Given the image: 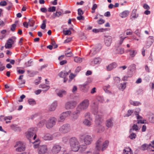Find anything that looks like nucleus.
<instances>
[{
	"label": "nucleus",
	"instance_id": "a19ab883",
	"mask_svg": "<svg viewBox=\"0 0 154 154\" xmlns=\"http://www.w3.org/2000/svg\"><path fill=\"white\" fill-rule=\"evenodd\" d=\"M51 45H53L54 48H56L57 47V45L56 44L54 40L53 39L51 38Z\"/></svg>",
	"mask_w": 154,
	"mask_h": 154
},
{
	"label": "nucleus",
	"instance_id": "4be33fe9",
	"mask_svg": "<svg viewBox=\"0 0 154 154\" xmlns=\"http://www.w3.org/2000/svg\"><path fill=\"white\" fill-rule=\"evenodd\" d=\"M113 119H107L106 122V126L108 128H111L113 125L112 122Z\"/></svg>",
	"mask_w": 154,
	"mask_h": 154
},
{
	"label": "nucleus",
	"instance_id": "f3484780",
	"mask_svg": "<svg viewBox=\"0 0 154 154\" xmlns=\"http://www.w3.org/2000/svg\"><path fill=\"white\" fill-rule=\"evenodd\" d=\"M154 42V39L152 36H149L147 38L146 42V46L149 47Z\"/></svg>",
	"mask_w": 154,
	"mask_h": 154
},
{
	"label": "nucleus",
	"instance_id": "f8f14e48",
	"mask_svg": "<svg viewBox=\"0 0 154 154\" xmlns=\"http://www.w3.org/2000/svg\"><path fill=\"white\" fill-rule=\"evenodd\" d=\"M81 111H82L79 108L77 107L76 108V110L72 113V117L73 119L75 120L78 118Z\"/></svg>",
	"mask_w": 154,
	"mask_h": 154
},
{
	"label": "nucleus",
	"instance_id": "338daca9",
	"mask_svg": "<svg viewBox=\"0 0 154 154\" xmlns=\"http://www.w3.org/2000/svg\"><path fill=\"white\" fill-rule=\"evenodd\" d=\"M75 75H74L72 73H71L69 75L70 79L69 80V81L70 82L74 77Z\"/></svg>",
	"mask_w": 154,
	"mask_h": 154
},
{
	"label": "nucleus",
	"instance_id": "0e129e2a",
	"mask_svg": "<svg viewBox=\"0 0 154 154\" xmlns=\"http://www.w3.org/2000/svg\"><path fill=\"white\" fill-rule=\"evenodd\" d=\"M5 68V66H4L1 62H0V71H3Z\"/></svg>",
	"mask_w": 154,
	"mask_h": 154
},
{
	"label": "nucleus",
	"instance_id": "3c124183",
	"mask_svg": "<svg viewBox=\"0 0 154 154\" xmlns=\"http://www.w3.org/2000/svg\"><path fill=\"white\" fill-rule=\"evenodd\" d=\"M63 32L64 34L65 35H69L71 34V32L69 29L66 31H63Z\"/></svg>",
	"mask_w": 154,
	"mask_h": 154
},
{
	"label": "nucleus",
	"instance_id": "39448f33",
	"mask_svg": "<svg viewBox=\"0 0 154 154\" xmlns=\"http://www.w3.org/2000/svg\"><path fill=\"white\" fill-rule=\"evenodd\" d=\"M89 105V100L87 99H85L77 107L79 108L81 111H82L88 108Z\"/></svg>",
	"mask_w": 154,
	"mask_h": 154
},
{
	"label": "nucleus",
	"instance_id": "a211bd4d",
	"mask_svg": "<svg viewBox=\"0 0 154 154\" xmlns=\"http://www.w3.org/2000/svg\"><path fill=\"white\" fill-rule=\"evenodd\" d=\"M2 119H4V120L6 121V123H10L11 122L10 120L12 119V116H9L4 117L3 116H0V119L1 120H2Z\"/></svg>",
	"mask_w": 154,
	"mask_h": 154
},
{
	"label": "nucleus",
	"instance_id": "9d476101",
	"mask_svg": "<svg viewBox=\"0 0 154 154\" xmlns=\"http://www.w3.org/2000/svg\"><path fill=\"white\" fill-rule=\"evenodd\" d=\"M83 138L84 142L86 145H89L93 140V138L88 135L84 136Z\"/></svg>",
	"mask_w": 154,
	"mask_h": 154
},
{
	"label": "nucleus",
	"instance_id": "ddd939ff",
	"mask_svg": "<svg viewBox=\"0 0 154 154\" xmlns=\"http://www.w3.org/2000/svg\"><path fill=\"white\" fill-rule=\"evenodd\" d=\"M47 146L46 145H43L38 147V152L40 154H42L45 153L47 151Z\"/></svg>",
	"mask_w": 154,
	"mask_h": 154
},
{
	"label": "nucleus",
	"instance_id": "13d9d810",
	"mask_svg": "<svg viewBox=\"0 0 154 154\" xmlns=\"http://www.w3.org/2000/svg\"><path fill=\"white\" fill-rule=\"evenodd\" d=\"M78 14L79 15H82L84 13L83 11L80 8L78 9Z\"/></svg>",
	"mask_w": 154,
	"mask_h": 154
},
{
	"label": "nucleus",
	"instance_id": "7ed1b4c3",
	"mask_svg": "<svg viewBox=\"0 0 154 154\" xmlns=\"http://www.w3.org/2000/svg\"><path fill=\"white\" fill-rule=\"evenodd\" d=\"M69 143L72 151L77 152L79 150V143L75 137H72L69 139Z\"/></svg>",
	"mask_w": 154,
	"mask_h": 154
},
{
	"label": "nucleus",
	"instance_id": "0eeeda50",
	"mask_svg": "<svg viewBox=\"0 0 154 154\" xmlns=\"http://www.w3.org/2000/svg\"><path fill=\"white\" fill-rule=\"evenodd\" d=\"M76 102L73 100L68 101L65 104V107L67 109H72L76 106Z\"/></svg>",
	"mask_w": 154,
	"mask_h": 154
},
{
	"label": "nucleus",
	"instance_id": "8fccbe9b",
	"mask_svg": "<svg viewBox=\"0 0 154 154\" xmlns=\"http://www.w3.org/2000/svg\"><path fill=\"white\" fill-rule=\"evenodd\" d=\"M65 54L68 57H70L72 56V53L71 51H66L65 52Z\"/></svg>",
	"mask_w": 154,
	"mask_h": 154
},
{
	"label": "nucleus",
	"instance_id": "49530a36",
	"mask_svg": "<svg viewBox=\"0 0 154 154\" xmlns=\"http://www.w3.org/2000/svg\"><path fill=\"white\" fill-rule=\"evenodd\" d=\"M39 143V140H36L34 142L35 144L33 147L35 148H36L38 147V144Z\"/></svg>",
	"mask_w": 154,
	"mask_h": 154
},
{
	"label": "nucleus",
	"instance_id": "58836bf2",
	"mask_svg": "<svg viewBox=\"0 0 154 154\" xmlns=\"http://www.w3.org/2000/svg\"><path fill=\"white\" fill-rule=\"evenodd\" d=\"M130 133L131 134L129 136V137L130 139L131 140H134L135 139L136 137V134L134 133L131 132Z\"/></svg>",
	"mask_w": 154,
	"mask_h": 154
},
{
	"label": "nucleus",
	"instance_id": "c85d7f7f",
	"mask_svg": "<svg viewBox=\"0 0 154 154\" xmlns=\"http://www.w3.org/2000/svg\"><path fill=\"white\" fill-rule=\"evenodd\" d=\"M129 13V11H125L123 12L121 14V17L123 18L127 17Z\"/></svg>",
	"mask_w": 154,
	"mask_h": 154
},
{
	"label": "nucleus",
	"instance_id": "09e8293b",
	"mask_svg": "<svg viewBox=\"0 0 154 154\" xmlns=\"http://www.w3.org/2000/svg\"><path fill=\"white\" fill-rule=\"evenodd\" d=\"M56 7L55 6L50 7L49 8V12H54L56 11Z\"/></svg>",
	"mask_w": 154,
	"mask_h": 154
},
{
	"label": "nucleus",
	"instance_id": "e433bc0d",
	"mask_svg": "<svg viewBox=\"0 0 154 154\" xmlns=\"http://www.w3.org/2000/svg\"><path fill=\"white\" fill-rule=\"evenodd\" d=\"M130 56L132 57H134L137 54V51L134 50H130Z\"/></svg>",
	"mask_w": 154,
	"mask_h": 154
},
{
	"label": "nucleus",
	"instance_id": "4c0bfd02",
	"mask_svg": "<svg viewBox=\"0 0 154 154\" xmlns=\"http://www.w3.org/2000/svg\"><path fill=\"white\" fill-rule=\"evenodd\" d=\"M128 68L131 71H133L135 69V65L134 64H132Z\"/></svg>",
	"mask_w": 154,
	"mask_h": 154
},
{
	"label": "nucleus",
	"instance_id": "e2e57ef3",
	"mask_svg": "<svg viewBox=\"0 0 154 154\" xmlns=\"http://www.w3.org/2000/svg\"><path fill=\"white\" fill-rule=\"evenodd\" d=\"M77 19L79 20H84L85 19V18L84 16L82 15H79V16L77 17Z\"/></svg>",
	"mask_w": 154,
	"mask_h": 154
},
{
	"label": "nucleus",
	"instance_id": "052dcab7",
	"mask_svg": "<svg viewBox=\"0 0 154 154\" xmlns=\"http://www.w3.org/2000/svg\"><path fill=\"white\" fill-rule=\"evenodd\" d=\"M16 25L15 24H13L11 26V30L12 31H14L15 29Z\"/></svg>",
	"mask_w": 154,
	"mask_h": 154
},
{
	"label": "nucleus",
	"instance_id": "4468645a",
	"mask_svg": "<svg viewBox=\"0 0 154 154\" xmlns=\"http://www.w3.org/2000/svg\"><path fill=\"white\" fill-rule=\"evenodd\" d=\"M152 148H153L154 149V146L150 143L149 144L144 143L140 146V149L142 150H145L147 149L149 150Z\"/></svg>",
	"mask_w": 154,
	"mask_h": 154
},
{
	"label": "nucleus",
	"instance_id": "b1692460",
	"mask_svg": "<svg viewBox=\"0 0 154 154\" xmlns=\"http://www.w3.org/2000/svg\"><path fill=\"white\" fill-rule=\"evenodd\" d=\"M57 106L56 102H54L50 105L49 110L50 111H54L55 109Z\"/></svg>",
	"mask_w": 154,
	"mask_h": 154
},
{
	"label": "nucleus",
	"instance_id": "393cba45",
	"mask_svg": "<svg viewBox=\"0 0 154 154\" xmlns=\"http://www.w3.org/2000/svg\"><path fill=\"white\" fill-rule=\"evenodd\" d=\"M70 72V71L69 72H67L65 71L63 72H61L59 73L58 75L60 77L65 78H66V76L69 74V72Z\"/></svg>",
	"mask_w": 154,
	"mask_h": 154
},
{
	"label": "nucleus",
	"instance_id": "c756f323",
	"mask_svg": "<svg viewBox=\"0 0 154 154\" xmlns=\"http://www.w3.org/2000/svg\"><path fill=\"white\" fill-rule=\"evenodd\" d=\"M139 127L137 125L135 124H134L132 127V128L130 129L129 132H131L132 131H137L139 130Z\"/></svg>",
	"mask_w": 154,
	"mask_h": 154
},
{
	"label": "nucleus",
	"instance_id": "cd10ccee",
	"mask_svg": "<svg viewBox=\"0 0 154 154\" xmlns=\"http://www.w3.org/2000/svg\"><path fill=\"white\" fill-rule=\"evenodd\" d=\"M66 94V92L64 90H60L57 93V94L60 97H63V95Z\"/></svg>",
	"mask_w": 154,
	"mask_h": 154
},
{
	"label": "nucleus",
	"instance_id": "37998d69",
	"mask_svg": "<svg viewBox=\"0 0 154 154\" xmlns=\"http://www.w3.org/2000/svg\"><path fill=\"white\" fill-rule=\"evenodd\" d=\"M123 150V154H128L129 152L131 151V149L129 147L126 148Z\"/></svg>",
	"mask_w": 154,
	"mask_h": 154
},
{
	"label": "nucleus",
	"instance_id": "79ce46f5",
	"mask_svg": "<svg viewBox=\"0 0 154 154\" xmlns=\"http://www.w3.org/2000/svg\"><path fill=\"white\" fill-rule=\"evenodd\" d=\"M126 87V84L125 83L123 84L121 83L120 84V85L119 87V89L122 90L123 91L125 88Z\"/></svg>",
	"mask_w": 154,
	"mask_h": 154
},
{
	"label": "nucleus",
	"instance_id": "f03ea898",
	"mask_svg": "<svg viewBox=\"0 0 154 154\" xmlns=\"http://www.w3.org/2000/svg\"><path fill=\"white\" fill-rule=\"evenodd\" d=\"M103 141V140L101 138L100 139L97 141L96 146L97 150H100L101 146H102L101 150L102 151H103L107 148L109 143V141L106 140L102 143Z\"/></svg>",
	"mask_w": 154,
	"mask_h": 154
},
{
	"label": "nucleus",
	"instance_id": "c03bdc74",
	"mask_svg": "<svg viewBox=\"0 0 154 154\" xmlns=\"http://www.w3.org/2000/svg\"><path fill=\"white\" fill-rule=\"evenodd\" d=\"M86 147L85 146H83L80 147L79 145V150L81 152H83L85 150Z\"/></svg>",
	"mask_w": 154,
	"mask_h": 154
},
{
	"label": "nucleus",
	"instance_id": "412c9836",
	"mask_svg": "<svg viewBox=\"0 0 154 154\" xmlns=\"http://www.w3.org/2000/svg\"><path fill=\"white\" fill-rule=\"evenodd\" d=\"M117 66V64L116 63H113L106 66V69L107 71H110L114 68H115Z\"/></svg>",
	"mask_w": 154,
	"mask_h": 154
},
{
	"label": "nucleus",
	"instance_id": "603ef678",
	"mask_svg": "<svg viewBox=\"0 0 154 154\" xmlns=\"http://www.w3.org/2000/svg\"><path fill=\"white\" fill-rule=\"evenodd\" d=\"M97 51H96V49L95 48H93L91 51V53L93 55H94L97 53Z\"/></svg>",
	"mask_w": 154,
	"mask_h": 154
},
{
	"label": "nucleus",
	"instance_id": "de8ad7c7",
	"mask_svg": "<svg viewBox=\"0 0 154 154\" xmlns=\"http://www.w3.org/2000/svg\"><path fill=\"white\" fill-rule=\"evenodd\" d=\"M90 113L89 112H87L85 115V117L87 119H88L90 120H92V118L90 116Z\"/></svg>",
	"mask_w": 154,
	"mask_h": 154
},
{
	"label": "nucleus",
	"instance_id": "ea45409f",
	"mask_svg": "<svg viewBox=\"0 0 154 154\" xmlns=\"http://www.w3.org/2000/svg\"><path fill=\"white\" fill-rule=\"evenodd\" d=\"M46 20H44L42 22V23L41 26V28L43 29H44L46 27Z\"/></svg>",
	"mask_w": 154,
	"mask_h": 154
},
{
	"label": "nucleus",
	"instance_id": "aec40b11",
	"mask_svg": "<svg viewBox=\"0 0 154 154\" xmlns=\"http://www.w3.org/2000/svg\"><path fill=\"white\" fill-rule=\"evenodd\" d=\"M80 86L81 89L85 92H87L89 88L87 83L80 85Z\"/></svg>",
	"mask_w": 154,
	"mask_h": 154
},
{
	"label": "nucleus",
	"instance_id": "1a4fd4ad",
	"mask_svg": "<svg viewBox=\"0 0 154 154\" xmlns=\"http://www.w3.org/2000/svg\"><path fill=\"white\" fill-rule=\"evenodd\" d=\"M61 147L59 145L55 144L54 145L51 149V151L53 154H57L61 150Z\"/></svg>",
	"mask_w": 154,
	"mask_h": 154
},
{
	"label": "nucleus",
	"instance_id": "680f3d73",
	"mask_svg": "<svg viewBox=\"0 0 154 154\" xmlns=\"http://www.w3.org/2000/svg\"><path fill=\"white\" fill-rule=\"evenodd\" d=\"M7 5V2L5 1H1L0 2V5L1 6H5Z\"/></svg>",
	"mask_w": 154,
	"mask_h": 154
},
{
	"label": "nucleus",
	"instance_id": "7c9ffc66",
	"mask_svg": "<svg viewBox=\"0 0 154 154\" xmlns=\"http://www.w3.org/2000/svg\"><path fill=\"white\" fill-rule=\"evenodd\" d=\"M88 119H86L84 120L83 123L85 125L89 127L91 125V122Z\"/></svg>",
	"mask_w": 154,
	"mask_h": 154
},
{
	"label": "nucleus",
	"instance_id": "bb28decb",
	"mask_svg": "<svg viewBox=\"0 0 154 154\" xmlns=\"http://www.w3.org/2000/svg\"><path fill=\"white\" fill-rule=\"evenodd\" d=\"M137 9H134L133 10L131 15V18H136L138 17V14H137Z\"/></svg>",
	"mask_w": 154,
	"mask_h": 154
},
{
	"label": "nucleus",
	"instance_id": "423d86ee",
	"mask_svg": "<svg viewBox=\"0 0 154 154\" xmlns=\"http://www.w3.org/2000/svg\"><path fill=\"white\" fill-rule=\"evenodd\" d=\"M71 113L70 111H67L63 112L60 115L59 119H58V122H60L63 121L65 118L69 116Z\"/></svg>",
	"mask_w": 154,
	"mask_h": 154
},
{
	"label": "nucleus",
	"instance_id": "864d4df0",
	"mask_svg": "<svg viewBox=\"0 0 154 154\" xmlns=\"http://www.w3.org/2000/svg\"><path fill=\"white\" fill-rule=\"evenodd\" d=\"M39 88H42L43 89L46 88V89L45 90V91H47L48 89V86L45 84L40 85Z\"/></svg>",
	"mask_w": 154,
	"mask_h": 154
},
{
	"label": "nucleus",
	"instance_id": "a878e982",
	"mask_svg": "<svg viewBox=\"0 0 154 154\" xmlns=\"http://www.w3.org/2000/svg\"><path fill=\"white\" fill-rule=\"evenodd\" d=\"M11 128L14 131H20L21 130L20 127L16 125H12L11 126Z\"/></svg>",
	"mask_w": 154,
	"mask_h": 154
},
{
	"label": "nucleus",
	"instance_id": "2eb2a0df",
	"mask_svg": "<svg viewBox=\"0 0 154 154\" xmlns=\"http://www.w3.org/2000/svg\"><path fill=\"white\" fill-rule=\"evenodd\" d=\"M105 37L104 40L105 44L107 46H109L110 45L112 42V37L109 36H105Z\"/></svg>",
	"mask_w": 154,
	"mask_h": 154
},
{
	"label": "nucleus",
	"instance_id": "4d7b16f0",
	"mask_svg": "<svg viewBox=\"0 0 154 154\" xmlns=\"http://www.w3.org/2000/svg\"><path fill=\"white\" fill-rule=\"evenodd\" d=\"M102 29H94L92 30V31L94 33H97L99 32H102Z\"/></svg>",
	"mask_w": 154,
	"mask_h": 154
},
{
	"label": "nucleus",
	"instance_id": "dca6fc26",
	"mask_svg": "<svg viewBox=\"0 0 154 154\" xmlns=\"http://www.w3.org/2000/svg\"><path fill=\"white\" fill-rule=\"evenodd\" d=\"M14 43V41L11 38H9L5 44V47L6 48H10L12 47V45Z\"/></svg>",
	"mask_w": 154,
	"mask_h": 154
},
{
	"label": "nucleus",
	"instance_id": "69168bd1",
	"mask_svg": "<svg viewBox=\"0 0 154 154\" xmlns=\"http://www.w3.org/2000/svg\"><path fill=\"white\" fill-rule=\"evenodd\" d=\"M59 17L57 12L56 13H53L51 17L52 19L56 17Z\"/></svg>",
	"mask_w": 154,
	"mask_h": 154
},
{
	"label": "nucleus",
	"instance_id": "f257e3e1",
	"mask_svg": "<svg viewBox=\"0 0 154 154\" xmlns=\"http://www.w3.org/2000/svg\"><path fill=\"white\" fill-rule=\"evenodd\" d=\"M92 112L94 115H96L95 120L96 124L98 125H100L98 127L99 129V131H98V132H99L100 131H103L104 130V127L100 125L103 121V112L100 110L98 111L97 108H96L93 109Z\"/></svg>",
	"mask_w": 154,
	"mask_h": 154
},
{
	"label": "nucleus",
	"instance_id": "2f4dec72",
	"mask_svg": "<svg viewBox=\"0 0 154 154\" xmlns=\"http://www.w3.org/2000/svg\"><path fill=\"white\" fill-rule=\"evenodd\" d=\"M23 75H21L20 76L19 79L20 80H22L23 77ZM25 81L24 80H21L20 82H18V85L19 86V87H20V85L22 84H24L25 83Z\"/></svg>",
	"mask_w": 154,
	"mask_h": 154
},
{
	"label": "nucleus",
	"instance_id": "c9c22d12",
	"mask_svg": "<svg viewBox=\"0 0 154 154\" xmlns=\"http://www.w3.org/2000/svg\"><path fill=\"white\" fill-rule=\"evenodd\" d=\"M28 102L30 105H33L36 104V102L33 99H29L28 100Z\"/></svg>",
	"mask_w": 154,
	"mask_h": 154
},
{
	"label": "nucleus",
	"instance_id": "6e6d98bb",
	"mask_svg": "<svg viewBox=\"0 0 154 154\" xmlns=\"http://www.w3.org/2000/svg\"><path fill=\"white\" fill-rule=\"evenodd\" d=\"M126 37H123L122 36L120 37V40L119 41V44L120 45H121L122 44L123 41L126 38Z\"/></svg>",
	"mask_w": 154,
	"mask_h": 154
},
{
	"label": "nucleus",
	"instance_id": "f704fd0d",
	"mask_svg": "<svg viewBox=\"0 0 154 154\" xmlns=\"http://www.w3.org/2000/svg\"><path fill=\"white\" fill-rule=\"evenodd\" d=\"M124 52V49L123 48H118L116 49V53L118 54H122Z\"/></svg>",
	"mask_w": 154,
	"mask_h": 154
},
{
	"label": "nucleus",
	"instance_id": "6e6552de",
	"mask_svg": "<svg viewBox=\"0 0 154 154\" xmlns=\"http://www.w3.org/2000/svg\"><path fill=\"white\" fill-rule=\"evenodd\" d=\"M14 147H17V148L16 149V150L18 152H21L24 151L25 149V145L22 142H17Z\"/></svg>",
	"mask_w": 154,
	"mask_h": 154
},
{
	"label": "nucleus",
	"instance_id": "5701e85b",
	"mask_svg": "<svg viewBox=\"0 0 154 154\" xmlns=\"http://www.w3.org/2000/svg\"><path fill=\"white\" fill-rule=\"evenodd\" d=\"M101 59L99 57H96L94 59L93 61H92L91 62V64H93L94 63V64H99L101 62Z\"/></svg>",
	"mask_w": 154,
	"mask_h": 154
},
{
	"label": "nucleus",
	"instance_id": "a18cd8bd",
	"mask_svg": "<svg viewBox=\"0 0 154 154\" xmlns=\"http://www.w3.org/2000/svg\"><path fill=\"white\" fill-rule=\"evenodd\" d=\"M133 112V111L132 110L130 109L128 110L127 113L125 115V117H129L131 115Z\"/></svg>",
	"mask_w": 154,
	"mask_h": 154
},
{
	"label": "nucleus",
	"instance_id": "6ab92c4d",
	"mask_svg": "<svg viewBox=\"0 0 154 154\" xmlns=\"http://www.w3.org/2000/svg\"><path fill=\"white\" fill-rule=\"evenodd\" d=\"M26 137L29 139L31 137H32L34 134V133L32 130L31 129L29 130L27 132L25 133Z\"/></svg>",
	"mask_w": 154,
	"mask_h": 154
},
{
	"label": "nucleus",
	"instance_id": "9b49d317",
	"mask_svg": "<svg viewBox=\"0 0 154 154\" xmlns=\"http://www.w3.org/2000/svg\"><path fill=\"white\" fill-rule=\"evenodd\" d=\"M57 119L54 117H51L49 119V128H51L55 125Z\"/></svg>",
	"mask_w": 154,
	"mask_h": 154
},
{
	"label": "nucleus",
	"instance_id": "5fc2aeb1",
	"mask_svg": "<svg viewBox=\"0 0 154 154\" xmlns=\"http://www.w3.org/2000/svg\"><path fill=\"white\" fill-rule=\"evenodd\" d=\"M105 22V20L102 19H100L99 20H97V23L99 24H102Z\"/></svg>",
	"mask_w": 154,
	"mask_h": 154
},
{
	"label": "nucleus",
	"instance_id": "bf43d9fd",
	"mask_svg": "<svg viewBox=\"0 0 154 154\" xmlns=\"http://www.w3.org/2000/svg\"><path fill=\"white\" fill-rule=\"evenodd\" d=\"M3 99L4 100V103L5 104H7L9 103V100L7 97H3Z\"/></svg>",
	"mask_w": 154,
	"mask_h": 154
},
{
	"label": "nucleus",
	"instance_id": "20e7f679",
	"mask_svg": "<svg viewBox=\"0 0 154 154\" xmlns=\"http://www.w3.org/2000/svg\"><path fill=\"white\" fill-rule=\"evenodd\" d=\"M71 127L68 124H65L62 125L59 129V131L61 133H67L70 131Z\"/></svg>",
	"mask_w": 154,
	"mask_h": 154
},
{
	"label": "nucleus",
	"instance_id": "473e14b6",
	"mask_svg": "<svg viewBox=\"0 0 154 154\" xmlns=\"http://www.w3.org/2000/svg\"><path fill=\"white\" fill-rule=\"evenodd\" d=\"M83 59L78 57H74L75 62L78 63H80L82 61Z\"/></svg>",
	"mask_w": 154,
	"mask_h": 154
},
{
	"label": "nucleus",
	"instance_id": "72a5a7b5",
	"mask_svg": "<svg viewBox=\"0 0 154 154\" xmlns=\"http://www.w3.org/2000/svg\"><path fill=\"white\" fill-rule=\"evenodd\" d=\"M149 120L151 123H154V115L153 114H152L149 115Z\"/></svg>",
	"mask_w": 154,
	"mask_h": 154
},
{
	"label": "nucleus",
	"instance_id": "774afa93",
	"mask_svg": "<svg viewBox=\"0 0 154 154\" xmlns=\"http://www.w3.org/2000/svg\"><path fill=\"white\" fill-rule=\"evenodd\" d=\"M114 79L115 81L117 83L119 82L120 80V79L119 77H114Z\"/></svg>",
	"mask_w": 154,
	"mask_h": 154
}]
</instances>
